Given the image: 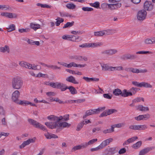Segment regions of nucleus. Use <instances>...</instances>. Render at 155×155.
I'll use <instances>...</instances> for the list:
<instances>
[{"label":"nucleus","instance_id":"obj_62","mask_svg":"<svg viewBox=\"0 0 155 155\" xmlns=\"http://www.w3.org/2000/svg\"><path fill=\"white\" fill-rule=\"evenodd\" d=\"M71 37H72V36L69 35H64L62 36V38L64 40H67L70 41V39L71 38Z\"/></svg>","mask_w":155,"mask_h":155},{"label":"nucleus","instance_id":"obj_49","mask_svg":"<svg viewBox=\"0 0 155 155\" xmlns=\"http://www.w3.org/2000/svg\"><path fill=\"white\" fill-rule=\"evenodd\" d=\"M129 128L134 130H139V125H131L129 127Z\"/></svg>","mask_w":155,"mask_h":155},{"label":"nucleus","instance_id":"obj_6","mask_svg":"<svg viewBox=\"0 0 155 155\" xmlns=\"http://www.w3.org/2000/svg\"><path fill=\"white\" fill-rule=\"evenodd\" d=\"M132 83L134 85L140 87H142L150 88L152 87V85L150 84L145 82L139 83L136 81H133L132 82Z\"/></svg>","mask_w":155,"mask_h":155},{"label":"nucleus","instance_id":"obj_44","mask_svg":"<svg viewBox=\"0 0 155 155\" xmlns=\"http://www.w3.org/2000/svg\"><path fill=\"white\" fill-rule=\"evenodd\" d=\"M74 22L72 21L71 22H68L63 27V28H65L68 27H70L72 26L74 24Z\"/></svg>","mask_w":155,"mask_h":155},{"label":"nucleus","instance_id":"obj_42","mask_svg":"<svg viewBox=\"0 0 155 155\" xmlns=\"http://www.w3.org/2000/svg\"><path fill=\"white\" fill-rule=\"evenodd\" d=\"M61 87L59 88V89H61V91H64L67 89H68V87L67 86L66 84L63 83H61Z\"/></svg>","mask_w":155,"mask_h":155},{"label":"nucleus","instance_id":"obj_54","mask_svg":"<svg viewBox=\"0 0 155 155\" xmlns=\"http://www.w3.org/2000/svg\"><path fill=\"white\" fill-rule=\"evenodd\" d=\"M82 9L84 12H91L93 10V9L92 8L87 7H83Z\"/></svg>","mask_w":155,"mask_h":155},{"label":"nucleus","instance_id":"obj_52","mask_svg":"<svg viewBox=\"0 0 155 155\" xmlns=\"http://www.w3.org/2000/svg\"><path fill=\"white\" fill-rule=\"evenodd\" d=\"M83 122H80V123H79L77 126V129H76V130L77 131H80L81 129V128H82L83 126H84V124H83Z\"/></svg>","mask_w":155,"mask_h":155},{"label":"nucleus","instance_id":"obj_16","mask_svg":"<svg viewBox=\"0 0 155 155\" xmlns=\"http://www.w3.org/2000/svg\"><path fill=\"white\" fill-rule=\"evenodd\" d=\"M113 139L112 138H110L103 141L99 145L101 149L108 145L112 141Z\"/></svg>","mask_w":155,"mask_h":155},{"label":"nucleus","instance_id":"obj_63","mask_svg":"<svg viewBox=\"0 0 155 155\" xmlns=\"http://www.w3.org/2000/svg\"><path fill=\"white\" fill-rule=\"evenodd\" d=\"M108 4L105 3H102L101 5L100 8H101L103 10L105 9L106 8H108Z\"/></svg>","mask_w":155,"mask_h":155},{"label":"nucleus","instance_id":"obj_31","mask_svg":"<svg viewBox=\"0 0 155 155\" xmlns=\"http://www.w3.org/2000/svg\"><path fill=\"white\" fill-rule=\"evenodd\" d=\"M72 37H71V38L70 39V41H73L79 42L82 40V39L80 38L79 39L80 37L78 36H75L74 35H71Z\"/></svg>","mask_w":155,"mask_h":155},{"label":"nucleus","instance_id":"obj_18","mask_svg":"<svg viewBox=\"0 0 155 155\" xmlns=\"http://www.w3.org/2000/svg\"><path fill=\"white\" fill-rule=\"evenodd\" d=\"M1 15L2 16H4L9 18H15L17 16L16 14L12 13L2 12L1 14Z\"/></svg>","mask_w":155,"mask_h":155},{"label":"nucleus","instance_id":"obj_38","mask_svg":"<svg viewBox=\"0 0 155 155\" xmlns=\"http://www.w3.org/2000/svg\"><path fill=\"white\" fill-rule=\"evenodd\" d=\"M105 34V32L104 31H101L94 32V36L97 37H100L103 36Z\"/></svg>","mask_w":155,"mask_h":155},{"label":"nucleus","instance_id":"obj_58","mask_svg":"<svg viewBox=\"0 0 155 155\" xmlns=\"http://www.w3.org/2000/svg\"><path fill=\"white\" fill-rule=\"evenodd\" d=\"M37 77H42L43 78H47L48 77V75L46 74H43L41 72L39 73L36 76Z\"/></svg>","mask_w":155,"mask_h":155},{"label":"nucleus","instance_id":"obj_57","mask_svg":"<svg viewBox=\"0 0 155 155\" xmlns=\"http://www.w3.org/2000/svg\"><path fill=\"white\" fill-rule=\"evenodd\" d=\"M11 9V8L8 5H1V9L5 10H10Z\"/></svg>","mask_w":155,"mask_h":155},{"label":"nucleus","instance_id":"obj_22","mask_svg":"<svg viewBox=\"0 0 155 155\" xmlns=\"http://www.w3.org/2000/svg\"><path fill=\"white\" fill-rule=\"evenodd\" d=\"M101 66L102 68V70L103 71H111L112 66H109L107 64H101Z\"/></svg>","mask_w":155,"mask_h":155},{"label":"nucleus","instance_id":"obj_11","mask_svg":"<svg viewBox=\"0 0 155 155\" xmlns=\"http://www.w3.org/2000/svg\"><path fill=\"white\" fill-rule=\"evenodd\" d=\"M117 52V50L116 49H110L102 51L101 54H107L108 56H111L115 54Z\"/></svg>","mask_w":155,"mask_h":155},{"label":"nucleus","instance_id":"obj_37","mask_svg":"<svg viewBox=\"0 0 155 155\" xmlns=\"http://www.w3.org/2000/svg\"><path fill=\"white\" fill-rule=\"evenodd\" d=\"M142 141H139L132 145V147L135 149H137L140 147L141 145Z\"/></svg>","mask_w":155,"mask_h":155},{"label":"nucleus","instance_id":"obj_48","mask_svg":"<svg viewBox=\"0 0 155 155\" xmlns=\"http://www.w3.org/2000/svg\"><path fill=\"white\" fill-rule=\"evenodd\" d=\"M142 100L143 101H144V99L143 97H138L132 101L133 103H136L137 102H140Z\"/></svg>","mask_w":155,"mask_h":155},{"label":"nucleus","instance_id":"obj_60","mask_svg":"<svg viewBox=\"0 0 155 155\" xmlns=\"http://www.w3.org/2000/svg\"><path fill=\"white\" fill-rule=\"evenodd\" d=\"M79 47L82 48H90L89 43H85L79 46Z\"/></svg>","mask_w":155,"mask_h":155},{"label":"nucleus","instance_id":"obj_12","mask_svg":"<svg viewBox=\"0 0 155 155\" xmlns=\"http://www.w3.org/2000/svg\"><path fill=\"white\" fill-rule=\"evenodd\" d=\"M143 7L144 10L150 11L153 8V5L151 1H146L144 3Z\"/></svg>","mask_w":155,"mask_h":155},{"label":"nucleus","instance_id":"obj_23","mask_svg":"<svg viewBox=\"0 0 155 155\" xmlns=\"http://www.w3.org/2000/svg\"><path fill=\"white\" fill-rule=\"evenodd\" d=\"M19 64L22 67H25L29 69H31L30 66H31V64L28 63L24 61H21L19 63Z\"/></svg>","mask_w":155,"mask_h":155},{"label":"nucleus","instance_id":"obj_14","mask_svg":"<svg viewBox=\"0 0 155 155\" xmlns=\"http://www.w3.org/2000/svg\"><path fill=\"white\" fill-rule=\"evenodd\" d=\"M155 148V147L145 148L140 151L139 155H144L148 153L150 151L153 150Z\"/></svg>","mask_w":155,"mask_h":155},{"label":"nucleus","instance_id":"obj_64","mask_svg":"<svg viewBox=\"0 0 155 155\" xmlns=\"http://www.w3.org/2000/svg\"><path fill=\"white\" fill-rule=\"evenodd\" d=\"M97 140L96 138L93 139L89 141L87 143L88 145L92 144L95 142H96L97 141Z\"/></svg>","mask_w":155,"mask_h":155},{"label":"nucleus","instance_id":"obj_43","mask_svg":"<svg viewBox=\"0 0 155 155\" xmlns=\"http://www.w3.org/2000/svg\"><path fill=\"white\" fill-rule=\"evenodd\" d=\"M111 68V71H120L123 70V68L121 66L114 67H112Z\"/></svg>","mask_w":155,"mask_h":155},{"label":"nucleus","instance_id":"obj_7","mask_svg":"<svg viewBox=\"0 0 155 155\" xmlns=\"http://www.w3.org/2000/svg\"><path fill=\"white\" fill-rule=\"evenodd\" d=\"M125 70L134 73H144L147 71L146 69L143 70L140 69L134 68L132 67L126 68L125 69Z\"/></svg>","mask_w":155,"mask_h":155},{"label":"nucleus","instance_id":"obj_3","mask_svg":"<svg viewBox=\"0 0 155 155\" xmlns=\"http://www.w3.org/2000/svg\"><path fill=\"white\" fill-rule=\"evenodd\" d=\"M105 107H98L97 109L89 110L86 111L85 114L83 116L84 119L87 116L92 114L99 113L100 112L105 110Z\"/></svg>","mask_w":155,"mask_h":155},{"label":"nucleus","instance_id":"obj_39","mask_svg":"<svg viewBox=\"0 0 155 155\" xmlns=\"http://www.w3.org/2000/svg\"><path fill=\"white\" fill-rule=\"evenodd\" d=\"M105 32V34L107 35L112 34L115 33L116 31L114 29H107L104 30Z\"/></svg>","mask_w":155,"mask_h":155},{"label":"nucleus","instance_id":"obj_47","mask_svg":"<svg viewBox=\"0 0 155 155\" xmlns=\"http://www.w3.org/2000/svg\"><path fill=\"white\" fill-rule=\"evenodd\" d=\"M90 5L96 8H100V3L98 2H95L94 3H91Z\"/></svg>","mask_w":155,"mask_h":155},{"label":"nucleus","instance_id":"obj_26","mask_svg":"<svg viewBox=\"0 0 155 155\" xmlns=\"http://www.w3.org/2000/svg\"><path fill=\"white\" fill-rule=\"evenodd\" d=\"M46 137L48 139H51V138H58V136L56 135L50 134L48 132L47 134H45Z\"/></svg>","mask_w":155,"mask_h":155},{"label":"nucleus","instance_id":"obj_21","mask_svg":"<svg viewBox=\"0 0 155 155\" xmlns=\"http://www.w3.org/2000/svg\"><path fill=\"white\" fill-rule=\"evenodd\" d=\"M66 80L68 82L73 83L74 84H78V82L77 81L75 78L72 76H70L66 79Z\"/></svg>","mask_w":155,"mask_h":155},{"label":"nucleus","instance_id":"obj_55","mask_svg":"<svg viewBox=\"0 0 155 155\" xmlns=\"http://www.w3.org/2000/svg\"><path fill=\"white\" fill-rule=\"evenodd\" d=\"M113 5L114 10H116L121 7L122 4L121 3H117L115 4H113Z\"/></svg>","mask_w":155,"mask_h":155},{"label":"nucleus","instance_id":"obj_13","mask_svg":"<svg viewBox=\"0 0 155 155\" xmlns=\"http://www.w3.org/2000/svg\"><path fill=\"white\" fill-rule=\"evenodd\" d=\"M51 121V120H50ZM54 122H46L45 123V125L50 129L56 128L58 127V124L57 121H53Z\"/></svg>","mask_w":155,"mask_h":155},{"label":"nucleus","instance_id":"obj_34","mask_svg":"<svg viewBox=\"0 0 155 155\" xmlns=\"http://www.w3.org/2000/svg\"><path fill=\"white\" fill-rule=\"evenodd\" d=\"M66 71L72 74H77L78 75H81L82 74L79 71H77V72H76L75 71L69 69H66Z\"/></svg>","mask_w":155,"mask_h":155},{"label":"nucleus","instance_id":"obj_59","mask_svg":"<svg viewBox=\"0 0 155 155\" xmlns=\"http://www.w3.org/2000/svg\"><path fill=\"white\" fill-rule=\"evenodd\" d=\"M147 128V127L146 125H139V130H144L146 129Z\"/></svg>","mask_w":155,"mask_h":155},{"label":"nucleus","instance_id":"obj_51","mask_svg":"<svg viewBox=\"0 0 155 155\" xmlns=\"http://www.w3.org/2000/svg\"><path fill=\"white\" fill-rule=\"evenodd\" d=\"M59 13L60 16L61 17H70L71 16V15L68 13L60 12Z\"/></svg>","mask_w":155,"mask_h":155},{"label":"nucleus","instance_id":"obj_24","mask_svg":"<svg viewBox=\"0 0 155 155\" xmlns=\"http://www.w3.org/2000/svg\"><path fill=\"white\" fill-rule=\"evenodd\" d=\"M103 43L101 42L89 43L90 48H95L99 46H101L103 45Z\"/></svg>","mask_w":155,"mask_h":155},{"label":"nucleus","instance_id":"obj_29","mask_svg":"<svg viewBox=\"0 0 155 155\" xmlns=\"http://www.w3.org/2000/svg\"><path fill=\"white\" fill-rule=\"evenodd\" d=\"M0 52L3 53L7 52L8 53H9L10 52V49L9 46L8 45H6L4 47H0Z\"/></svg>","mask_w":155,"mask_h":155},{"label":"nucleus","instance_id":"obj_19","mask_svg":"<svg viewBox=\"0 0 155 155\" xmlns=\"http://www.w3.org/2000/svg\"><path fill=\"white\" fill-rule=\"evenodd\" d=\"M71 125L70 124L66 122L59 123V122H58L57 128H60L62 127L63 128L69 127Z\"/></svg>","mask_w":155,"mask_h":155},{"label":"nucleus","instance_id":"obj_20","mask_svg":"<svg viewBox=\"0 0 155 155\" xmlns=\"http://www.w3.org/2000/svg\"><path fill=\"white\" fill-rule=\"evenodd\" d=\"M136 110L141 111H145L149 110V108L148 107H143L142 105H139L135 107Z\"/></svg>","mask_w":155,"mask_h":155},{"label":"nucleus","instance_id":"obj_35","mask_svg":"<svg viewBox=\"0 0 155 155\" xmlns=\"http://www.w3.org/2000/svg\"><path fill=\"white\" fill-rule=\"evenodd\" d=\"M6 29H7V31L8 32H10L15 29V26L14 24H11L8 26V28Z\"/></svg>","mask_w":155,"mask_h":155},{"label":"nucleus","instance_id":"obj_25","mask_svg":"<svg viewBox=\"0 0 155 155\" xmlns=\"http://www.w3.org/2000/svg\"><path fill=\"white\" fill-rule=\"evenodd\" d=\"M61 83L60 82H51L50 83V85L54 88L59 89L61 87Z\"/></svg>","mask_w":155,"mask_h":155},{"label":"nucleus","instance_id":"obj_5","mask_svg":"<svg viewBox=\"0 0 155 155\" xmlns=\"http://www.w3.org/2000/svg\"><path fill=\"white\" fill-rule=\"evenodd\" d=\"M147 12L143 9L139 11L137 13V19L140 21H143L146 17Z\"/></svg>","mask_w":155,"mask_h":155},{"label":"nucleus","instance_id":"obj_32","mask_svg":"<svg viewBox=\"0 0 155 155\" xmlns=\"http://www.w3.org/2000/svg\"><path fill=\"white\" fill-rule=\"evenodd\" d=\"M68 89L69 90L71 93L73 95L76 94L77 91L75 88L72 86H70L68 87Z\"/></svg>","mask_w":155,"mask_h":155},{"label":"nucleus","instance_id":"obj_36","mask_svg":"<svg viewBox=\"0 0 155 155\" xmlns=\"http://www.w3.org/2000/svg\"><path fill=\"white\" fill-rule=\"evenodd\" d=\"M114 131V127L113 126H111V128L103 131V132L104 134H106L107 133H111Z\"/></svg>","mask_w":155,"mask_h":155},{"label":"nucleus","instance_id":"obj_15","mask_svg":"<svg viewBox=\"0 0 155 155\" xmlns=\"http://www.w3.org/2000/svg\"><path fill=\"white\" fill-rule=\"evenodd\" d=\"M20 95V92L18 90L15 91L12 94V99L15 103L19 101L18 98Z\"/></svg>","mask_w":155,"mask_h":155},{"label":"nucleus","instance_id":"obj_50","mask_svg":"<svg viewBox=\"0 0 155 155\" xmlns=\"http://www.w3.org/2000/svg\"><path fill=\"white\" fill-rule=\"evenodd\" d=\"M38 6H40L43 8H50L51 6L47 4H42L40 3H38L36 4Z\"/></svg>","mask_w":155,"mask_h":155},{"label":"nucleus","instance_id":"obj_46","mask_svg":"<svg viewBox=\"0 0 155 155\" xmlns=\"http://www.w3.org/2000/svg\"><path fill=\"white\" fill-rule=\"evenodd\" d=\"M30 29L28 28H19L18 31L21 33L24 32H28L30 31Z\"/></svg>","mask_w":155,"mask_h":155},{"label":"nucleus","instance_id":"obj_1","mask_svg":"<svg viewBox=\"0 0 155 155\" xmlns=\"http://www.w3.org/2000/svg\"><path fill=\"white\" fill-rule=\"evenodd\" d=\"M23 81L21 78L19 77H14L12 81V88L15 89H19L22 87Z\"/></svg>","mask_w":155,"mask_h":155},{"label":"nucleus","instance_id":"obj_56","mask_svg":"<svg viewBox=\"0 0 155 155\" xmlns=\"http://www.w3.org/2000/svg\"><path fill=\"white\" fill-rule=\"evenodd\" d=\"M125 124L124 123H119L118 124L113 125H112V126H113L114 128L115 127L120 128L121 127L124 126H125Z\"/></svg>","mask_w":155,"mask_h":155},{"label":"nucleus","instance_id":"obj_4","mask_svg":"<svg viewBox=\"0 0 155 155\" xmlns=\"http://www.w3.org/2000/svg\"><path fill=\"white\" fill-rule=\"evenodd\" d=\"M28 120L31 125H33L35 127L40 128L44 131H47L46 129L44 126L41 124L36 121L32 119H28Z\"/></svg>","mask_w":155,"mask_h":155},{"label":"nucleus","instance_id":"obj_8","mask_svg":"<svg viewBox=\"0 0 155 155\" xmlns=\"http://www.w3.org/2000/svg\"><path fill=\"white\" fill-rule=\"evenodd\" d=\"M117 110L115 109H112L107 110L104 111L99 116L100 117L106 116L107 115L112 114L114 113L117 112Z\"/></svg>","mask_w":155,"mask_h":155},{"label":"nucleus","instance_id":"obj_40","mask_svg":"<svg viewBox=\"0 0 155 155\" xmlns=\"http://www.w3.org/2000/svg\"><path fill=\"white\" fill-rule=\"evenodd\" d=\"M57 21L55 22V24L57 26H59L60 24L63 22L64 21V19L58 17L57 19H56Z\"/></svg>","mask_w":155,"mask_h":155},{"label":"nucleus","instance_id":"obj_17","mask_svg":"<svg viewBox=\"0 0 155 155\" xmlns=\"http://www.w3.org/2000/svg\"><path fill=\"white\" fill-rule=\"evenodd\" d=\"M150 116V115L147 114H145L140 115L138 116L135 117L134 118L137 121H140L141 120H143L144 119H147L149 118Z\"/></svg>","mask_w":155,"mask_h":155},{"label":"nucleus","instance_id":"obj_27","mask_svg":"<svg viewBox=\"0 0 155 155\" xmlns=\"http://www.w3.org/2000/svg\"><path fill=\"white\" fill-rule=\"evenodd\" d=\"M140 89L137 87H132L130 88L129 90L131 94H130L131 96L134 95L137 92L139 91Z\"/></svg>","mask_w":155,"mask_h":155},{"label":"nucleus","instance_id":"obj_10","mask_svg":"<svg viewBox=\"0 0 155 155\" xmlns=\"http://www.w3.org/2000/svg\"><path fill=\"white\" fill-rule=\"evenodd\" d=\"M104 152L106 153L105 155H113L117 152V151L116 150V147L110 148L108 146L105 150Z\"/></svg>","mask_w":155,"mask_h":155},{"label":"nucleus","instance_id":"obj_30","mask_svg":"<svg viewBox=\"0 0 155 155\" xmlns=\"http://www.w3.org/2000/svg\"><path fill=\"white\" fill-rule=\"evenodd\" d=\"M122 91L119 88L115 89L113 91V94L116 96L121 95L122 96Z\"/></svg>","mask_w":155,"mask_h":155},{"label":"nucleus","instance_id":"obj_9","mask_svg":"<svg viewBox=\"0 0 155 155\" xmlns=\"http://www.w3.org/2000/svg\"><path fill=\"white\" fill-rule=\"evenodd\" d=\"M137 58V56L136 55L127 54L122 56L120 57V59L124 60L128 59L134 60Z\"/></svg>","mask_w":155,"mask_h":155},{"label":"nucleus","instance_id":"obj_33","mask_svg":"<svg viewBox=\"0 0 155 155\" xmlns=\"http://www.w3.org/2000/svg\"><path fill=\"white\" fill-rule=\"evenodd\" d=\"M30 27L35 31L40 28V26L39 25L34 24L33 23H30Z\"/></svg>","mask_w":155,"mask_h":155},{"label":"nucleus","instance_id":"obj_53","mask_svg":"<svg viewBox=\"0 0 155 155\" xmlns=\"http://www.w3.org/2000/svg\"><path fill=\"white\" fill-rule=\"evenodd\" d=\"M84 32V31H73L71 32V33L74 35H77V34L79 35H81Z\"/></svg>","mask_w":155,"mask_h":155},{"label":"nucleus","instance_id":"obj_28","mask_svg":"<svg viewBox=\"0 0 155 155\" xmlns=\"http://www.w3.org/2000/svg\"><path fill=\"white\" fill-rule=\"evenodd\" d=\"M122 96L124 97H127L131 96L130 94H131L129 90L128 91L127 89H124L122 91Z\"/></svg>","mask_w":155,"mask_h":155},{"label":"nucleus","instance_id":"obj_45","mask_svg":"<svg viewBox=\"0 0 155 155\" xmlns=\"http://www.w3.org/2000/svg\"><path fill=\"white\" fill-rule=\"evenodd\" d=\"M66 7L68 9H73L76 8V6L73 3H69L66 5Z\"/></svg>","mask_w":155,"mask_h":155},{"label":"nucleus","instance_id":"obj_2","mask_svg":"<svg viewBox=\"0 0 155 155\" xmlns=\"http://www.w3.org/2000/svg\"><path fill=\"white\" fill-rule=\"evenodd\" d=\"M48 119L51 120L52 121H56L58 123V122L63 120L64 121H67L69 120V115L67 114L63 116H60L59 117L55 116L54 115L49 116L48 117Z\"/></svg>","mask_w":155,"mask_h":155},{"label":"nucleus","instance_id":"obj_41","mask_svg":"<svg viewBox=\"0 0 155 155\" xmlns=\"http://www.w3.org/2000/svg\"><path fill=\"white\" fill-rule=\"evenodd\" d=\"M28 101L25 100L21 101L19 100V101H17L15 103L21 105H28Z\"/></svg>","mask_w":155,"mask_h":155},{"label":"nucleus","instance_id":"obj_61","mask_svg":"<svg viewBox=\"0 0 155 155\" xmlns=\"http://www.w3.org/2000/svg\"><path fill=\"white\" fill-rule=\"evenodd\" d=\"M138 139V137H134L129 138L127 140V141L128 143H130L133 142L136 140Z\"/></svg>","mask_w":155,"mask_h":155}]
</instances>
